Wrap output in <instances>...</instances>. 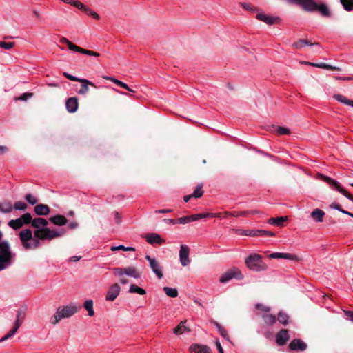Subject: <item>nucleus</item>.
Masks as SVG:
<instances>
[{"label": "nucleus", "instance_id": "obj_18", "mask_svg": "<svg viewBox=\"0 0 353 353\" xmlns=\"http://www.w3.org/2000/svg\"><path fill=\"white\" fill-rule=\"evenodd\" d=\"M289 340V334L287 330H281L276 336V342L279 345H285Z\"/></svg>", "mask_w": 353, "mask_h": 353}, {"label": "nucleus", "instance_id": "obj_54", "mask_svg": "<svg viewBox=\"0 0 353 353\" xmlns=\"http://www.w3.org/2000/svg\"><path fill=\"white\" fill-rule=\"evenodd\" d=\"M33 94L31 92H26L21 95L19 97L16 98L15 100H19V101H26L27 99L31 98L32 97Z\"/></svg>", "mask_w": 353, "mask_h": 353}, {"label": "nucleus", "instance_id": "obj_19", "mask_svg": "<svg viewBox=\"0 0 353 353\" xmlns=\"http://www.w3.org/2000/svg\"><path fill=\"white\" fill-rule=\"evenodd\" d=\"M48 221L43 218L37 217V218L33 219L32 217L31 225H32V227L35 228V230H39V229H41L42 228H46L48 225Z\"/></svg>", "mask_w": 353, "mask_h": 353}, {"label": "nucleus", "instance_id": "obj_32", "mask_svg": "<svg viewBox=\"0 0 353 353\" xmlns=\"http://www.w3.org/2000/svg\"><path fill=\"white\" fill-rule=\"evenodd\" d=\"M257 230H237L236 234L239 235L257 236Z\"/></svg>", "mask_w": 353, "mask_h": 353}, {"label": "nucleus", "instance_id": "obj_12", "mask_svg": "<svg viewBox=\"0 0 353 353\" xmlns=\"http://www.w3.org/2000/svg\"><path fill=\"white\" fill-rule=\"evenodd\" d=\"M145 259L149 262L150 266L153 272L157 275V276L159 279H162V269L158 261L155 259L150 257L149 255H146Z\"/></svg>", "mask_w": 353, "mask_h": 353}, {"label": "nucleus", "instance_id": "obj_34", "mask_svg": "<svg viewBox=\"0 0 353 353\" xmlns=\"http://www.w3.org/2000/svg\"><path fill=\"white\" fill-rule=\"evenodd\" d=\"M8 225L14 230L21 229V228L23 227L21 223V221H19L18 218L16 219H12L9 221L8 223Z\"/></svg>", "mask_w": 353, "mask_h": 353}, {"label": "nucleus", "instance_id": "obj_6", "mask_svg": "<svg viewBox=\"0 0 353 353\" xmlns=\"http://www.w3.org/2000/svg\"><path fill=\"white\" fill-rule=\"evenodd\" d=\"M113 274L117 276H122L124 274L133 277L134 279H139L141 276L140 272L133 266H129L126 268H116L113 269Z\"/></svg>", "mask_w": 353, "mask_h": 353}, {"label": "nucleus", "instance_id": "obj_3", "mask_svg": "<svg viewBox=\"0 0 353 353\" xmlns=\"http://www.w3.org/2000/svg\"><path fill=\"white\" fill-rule=\"evenodd\" d=\"M247 267L255 272L266 270L267 265L262 261L261 256L259 254H252L248 256L245 261Z\"/></svg>", "mask_w": 353, "mask_h": 353}, {"label": "nucleus", "instance_id": "obj_9", "mask_svg": "<svg viewBox=\"0 0 353 353\" xmlns=\"http://www.w3.org/2000/svg\"><path fill=\"white\" fill-rule=\"evenodd\" d=\"M323 181L325 182L328 183L332 188H334L335 190H336L337 191L341 192L346 198H347L348 199H350V201H352L353 202V196L351 195L345 189L341 188V185H339V183L337 181L333 180L332 179H331L330 177L327 176H323Z\"/></svg>", "mask_w": 353, "mask_h": 353}, {"label": "nucleus", "instance_id": "obj_44", "mask_svg": "<svg viewBox=\"0 0 353 353\" xmlns=\"http://www.w3.org/2000/svg\"><path fill=\"white\" fill-rule=\"evenodd\" d=\"M12 206L16 210H25L28 208L27 204L23 201H17Z\"/></svg>", "mask_w": 353, "mask_h": 353}, {"label": "nucleus", "instance_id": "obj_43", "mask_svg": "<svg viewBox=\"0 0 353 353\" xmlns=\"http://www.w3.org/2000/svg\"><path fill=\"white\" fill-rule=\"evenodd\" d=\"M288 319H289V317H288V314L284 312H280L278 314L277 320L279 323H281L283 325H286L288 323Z\"/></svg>", "mask_w": 353, "mask_h": 353}, {"label": "nucleus", "instance_id": "obj_4", "mask_svg": "<svg viewBox=\"0 0 353 353\" xmlns=\"http://www.w3.org/2000/svg\"><path fill=\"white\" fill-rule=\"evenodd\" d=\"M14 254L12 252L10 243L7 241L0 242V261L7 267L12 263Z\"/></svg>", "mask_w": 353, "mask_h": 353}, {"label": "nucleus", "instance_id": "obj_60", "mask_svg": "<svg viewBox=\"0 0 353 353\" xmlns=\"http://www.w3.org/2000/svg\"><path fill=\"white\" fill-rule=\"evenodd\" d=\"M163 221L167 224L175 225L177 223V220L173 219H165Z\"/></svg>", "mask_w": 353, "mask_h": 353}, {"label": "nucleus", "instance_id": "obj_35", "mask_svg": "<svg viewBox=\"0 0 353 353\" xmlns=\"http://www.w3.org/2000/svg\"><path fill=\"white\" fill-rule=\"evenodd\" d=\"M287 219L286 216H280L276 218H271L268 220V223L270 224L281 226L283 225V223Z\"/></svg>", "mask_w": 353, "mask_h": 353}, {"label": "nucleus", "instance_id": "obj_59", "mask_svg": "<svg viewBox=\"0 0 353 353\" xmlns=\"http://www.w3.org/2000/svg\"><path fill=\"white\" fill-rule=\"evenodd\" d=\"M63 76L66 77L68 79L73 81H78L81 79L80 78L72 76L67 72H63Z\"/></svg>", "mask_w": 353, "mask_h": 353}, {"label": "nucleus", "instance_id": "obj_58", "mask_svg": "<svg viewBox=\"0 0 353 353\" xmlns=\"http://www.w3.org/2000/svg\"><path fill=\"white\" fill-rule=\"evenodd\" d=\"M223 214H224V218H227L228 216H235V217L239 216V212H237V211L224 212Z\"/></svg>", "mask_w": 353, "mask_h": 353}, {"label": "nucleus", "instance_id": "obj_39", "mask_svg": "<svg viewBox=\"0 0 353 353\" xmlns=\"http://www.w3.org/2000/svg\"><path fill=\"white\" fill-rule=\"evenodd\" d=\"M163 291L169 297L175 298L178 296V290L176 288L164 287Z\"/></svg>", "mask_w": 353, "mask_h": 353}, {"label": "nucleus", "instance_id": "obj_21", "mask_svg": "<svg viewBox=\"0 0 353 353\" xmlns=\"http://www.w3.org/2000/svg\"><path fill=\"white\" fill-rule=\"evenodd\" d=\"M191 353H211L210 349L203 345L194 344L190 347Z\"/></svg>", "mask_w": 353, "mask_h": 353}, {"label": "nucleus", "instance_id": "obj_46", "mask_svg": "<svg viewBox=\"0 0 353 353\" xmlns=\"http://www.w3.org/2000/svg\"><path fill=\"white\" fill-rule=\"evenodd\" d=\"M203 194V190H202V185H199L194 192L192 194V196H193V198H200Z\"/></svg>", "mask_w": 353, "mask_h": 353}, {"label": "nucleus", "instance_id": "obj_15", "mask_svg": "<svg viewBox=\"0 0 353 353\" xmlns=\"http://www.w3.org/2000/svg\"><path fill=\"white\" fill-rule=\"evenodd\" d=\"M79 82L81 83V88L77 92L79 94L84 95L87 94L89 90V85L94 88H97L94 83L85 79H81Z\"/></svg>", "mask_w": 353, "mask_h": 353}, {"label": "nucleus", "instance_id": "obj_28", "mask_svg": "<svg viewBox=\"0 0 353 353\" xmlns=\"http://www.w3.org/2000/svg\"><path fill=\"white\" fill-rule=\"evenodd\" d=\"M13 206L10 201L0 203V212L2 213H10L12 211Z\"/></svg>", "mask_w": 353, "mask_h": 353}, {"label": "nucleus", "instance_id": "obj_40", "mask_svg": "<svg viewBox=\"0 0 353 353\" xmlns=\"http://www.w3.org/2000/svg\"><path fill=\"white\" fill-rule=\"evenodd\" d=\"M129 292L130 293H137V294H139L140 295H144L146 294V292L144 289L134 285V284H132L130 286V289H129Z\"/></svg>", "mask_w": 353, "mask_h": 353}, {"label": "nucleus", "instance_id": "obj_13", "mask_svg": "<svg viewBox=\"0 0 353 353\" xmlns=\"http://www.w3.org/2000/svg\"><path fill=\"white\" fill-rule=\"evenodd\" d=\"M121 288L118 283H114L108 289L105 299L108 301H113L116 299V298L119 296L120 293Z\"/></svg>", "mask_w": 353, "mask_h": 353}, {"label": "nucleus", "instance_id": "obj_8", "mask_svg": "<svg viewBox=\"0 0 353 353\" xmlns=\"http://www.w3.org/2000/svg\"><path fill=\"white\" fill-rule=\"evenodd\" d=\"M233 278H236L237 279H242L243 278V276L239 269L233 268L230 270H228L221 275L219 279V281L224 283Z\"/></svg>", "mask_w": 353, "mask_h": 353}, {"label": "nucleus", "instance_id": "obj_20", "mask_svg": "<svg viewBox=\"0 0 353 353\" xmlns=\"http://www.w3.org/2000/svg\"><path fill=\"white\" fill-rule=\"evenodd\" d=\"M34 211L39 216H47L50 214V209L46 204H38L34 206Z\"/></svg>", "mask_w": 353, "mask_h": 353}, {"label": "nucleus", "instance_id": "obj_26", "mask_svg": "<svg viewBox=\"0 0 353 353\" xmlns=\"http://www.w3.org/2000/svg\"><path fill=\"white\" fill-rule=\"evenodd\" d=\"M333 98L341 103L353 107V100L348 99L340 94H334Z\"/></svg>", "mask_w": 353, "mask_h": 353}, {"label": "nucleus", "instance_id": "obj_1", "mask_svg": "<svg viewBox=\"0 0 353 353\" xmlns=\"http://www.w3.org/2000/svg\"><path fill=\"white\" fill-rule=\"evenodd\" d=\"M64 229L50 230L46 227L41 229L35 230L34 236L30 229H24L19 234V237L22 246L25 250H34L38 248L41 242L40 240L51 241L54 239L60 237L65 234Z\"/></svg>", "mask_w": 353, "mask_h": 353}, {"label": "nucleus", "instance_id": "obj_55", "mask_svg": "<svg viewBox=\"0 0 353 353\" xmlns=\"http://www.w3.org/2000/svg\"><path fill=\"white\" fill-rule=\"evenodd\" d=\"M330 208L335 209L336 210H339V212H342L343 214H346L347 211L341 208V205L338 204L337 203H332L330 205Z\"/></svg>", "mask_w": 353, "mask_h": 353}, {"label": "nucleus", "instance_id": "obj_2", "mask_svg": "<svg viewBox=\"0 0 353 353\" xmlns=\"http://www.w3.org/2000/svg\"><path fill=\"white\" fill-rule=\"evenodd\" d=\"M81 308V305L70 303L64 306H60L57 309L55 314L51 318L50 322L53 325H56L62 319L70 318L75 314Z\"/></svg>", "mask_w": 353, "mask_h": 353}, {"label": "nucleus", "instance_id": "obj_17", "mask_svg": "<svg viewBox=\"0 0 353 353\" xmlns=\"http://www.w3.org/2000/svg\"><path fill=\"white\" fill-rule=\"evenodd\" d=\"M256 19L259 21H261L268 25H272L275 23L277 21L279 20L278 17H274L268 14H265L263 12H258L256 14Z\"/></svg>", "mask_w": 353, "mask_h": 353}, {"label": "nucleus", "instance_id": "obj_37", "mask_svg": "<svg viewBox=\"0 0 353 353\" xmlns=\"http://www.w3.org/2000/svg\"><path fill=\"white\" fill-rule=\"evenodd\" d=\"M84 307L88 311L90 316H94V311L93 309V301L92 300H86L84 303Z\"/></svg>", "mask_w": 353, "mask_h": 353}, {"label": "nucleus", "instance_id": "obj_57", "mask_svg": "<svg viewBox=\"0 0 353 353\" xmlns=\"http://www.w3.org/2000/svg\"><path fill=\"white\" fill-rule=\"evenodd\" d=\"M276 132L279 134L281 135L290 134V130L283 127H278Z\"/></svg>", "mask_w": 353, "mask_h": 353}, {"label": "nucleus", "instance_id": "obj_23", "mask_svg": "<svg viewBox=\"0 0 353 353\" xmlns=\"http://www.w3.org/2000/svg\"><path fill=\"white\" fill-rule=\"evenodd\" d=\"M145 239L146 241L150 244H161L164 242V240L161 237V236L157 233L149 234L145 236Z\"/></svg>", "mask_w": 353, "mask_h": 353}, {"label": "nucleus", "instance_id": "obj_25", "mask_svg": "<svg viewBox=\"0 0 353 353\" xmlns=\"http://www.w3.org/2000/svg\"><path fill=\"white\" fill-rule=\"evenodd\" d=\"M325 212L320 209H315L311 212L312 218L316 222L321 223L323 221Z\"/></svg>", "mask_w": 353, "mask_h": 353}, {"label": "nucleus", "instance_id": "obj_53", "mask_svg": "<svg viewBox=\"0 0 353 353\" xmlns=\"http://www.w3.org/2000/svg\"><path fill=\"white\" fill-rule=\"evenodd\" d=\"M191 222L190 216H183L177 219V223L180 224H187L188 223Z\"/></svg>", "mask_w": 353, "mask_h": 353}, {"label": "nucleus", "instance_id": "obj_42", "mask_svg": "<svg viewBox=\"0 0 353 353\" xmlns=\"http://www.w3.org/2000/svg\"><path fill=\"white\" fill-rule=\"evenodd\" d=\"M316 10H319L320 13L324 17L330 16V10L327 6L325 4L318 5Z\"/></svg>", "mask_w": 353, "mask_h": 353}, {"label": "nucleus", "instance_id": "obj_52", "mask_svg": "<svg viewBox=\"0 0 353 353\" xmlns=\"http://www.w3.org/2000/svg\"><path fill=\"white\" fill-rule=\"evenodd\" d=\"M114 83H115L116 85H117L124 88V89H125V90H128L130 92H134V90L130 89L129 88V86L126 83H123V82H122V81H119V80H118L117 79H116V80L114 81Z\"/></svg>", "mask_w": 353, "mask_h": 353}, {"label": "nucleus", "instance_id": "obj_36", "mask_svg": "<svg viewBox=\"0 0 353 353\" xmlns=\"http://www.w3.org/2000/svg\"><path fill=\"white\" fill-rule=\"evenodd\" d=\"M312 66L323 68L325 70H340L341 68L339 67L332 66L330 65H328L325 63H314L312 64Z\"/></svg>", "mask_w": 353, "mask_h": 353}, {"label": "nucleus", "instance_id": "obj_50", "mask_svg": "<svg viewBox=\"0 0 353 353\" xmlns=\"http://www.w3.org/2000/svg\"><path fill=\"white\" fill-rule=\"evenodd\" d=\"M15 46L14 42H4L0 41V48H3L6 50H10Z\"/></svg>", "mask_w": 353, "mask_h": 353}, {"label": "nucleus", "instance_id": "obj_33", "mask_svg": "<svg viewBox=\"0 0 353 353\" xmlns=\"http://www.w3.org/2000/svg\"><path fill=\"white\" fill-rule=\"evenodd\" d=\"M185 321H181L174 330L176 334H182L185 331L190 332V330L185 325Z\"/></svg>", "mask_w": 353, "mask_h": 353}, {"label": "nucleus", "instance_id": "obj_41", "mask_svg": "<svg viewBox=\"0 0 353 353\" xmlns=\"http://www.w3.org/2000/svg\"><path fill=\"white\" fill-rule=\"evenodd\" d=\"M340 2L345 10H353V0H340Z\"/></svg>", "mask_w": 353, "mask_h": 353}, {"label": "nucleus", "instance_id": "obj_16", "mask_svg": "<svg viewBox=\"0 0 353 353\" xmlns=\"http://www.w3.org/2000/svg\"><path fill=\"white\" fill-rule=\"evenodd\" d=\"M79 107L78 99L77 97H70L65 102L66 110L70 113L77 112Z\"/></svg>", "mask_w": 353, "mask_h": 353}, {"label": "nucleus", "instance_id": "obj_11", "mask_svg": "<svg viewBox=\"0 0 353 353\" xmlns=\"http://www.w3.org/2000/svg\"><path fill=\"white\" fill-rule=\"evenodd\" d=\"M190 248L186 245H181L179 250V260L183 266H187L190 262Z\"/></svg>", "mask_w": 353, "mask_h": 353}, {"label": "nucleus", "instance_id": "obj_62", "mask_svg": "<svg viewBox=\"0 0 353 353\" xmlns=\"http://www.w3.org/2000/svg\"><path fill=\"white\" fill-rule=\"evenodd\" d=\"M337 80L350 81L353 80V76L352 77H335Z\"/></svg>", "mask_w": 353, "mask_h": 353}, {"label": "nucleus", "instance_id": "obj_64", "mask_svg": "<svg viewBox=\"0 0 353 353\" xmlns=\"http://www.w3.org/2000/svg\"><path fill=\"white\" fill-rule=\"evenodd\" d=\"M81 256H73L69 259L70 262H77L81 259Z\"/></svg>", "mask_w": 353, "mask_h": 353}, {"label": "nucleus", "instance_id": "obj_51", "mask_svg": "<svg viewBox=\"0 0 353 353\" xmlns=\"http://www.w3.org/2000/svg\"><path fill=\"white\" fill-rule=\"evenodd\" d=\"M255 307L263 312H265V313H268L270 311V307H268V306H265L263 304H261V303H257L255 305Z\"/></svg>", "mask_w": 353, "mask_h": 353}, {"label": "nucleus", "instance_id": "obj_24", "mask_svg": "<svg viewBox=\"0 0 353 353\" xmlns=\"http://www.w3.org/2000/svg\"><path fill=\"white\" fill-rule=\"evenodd\" d=\"M50 221L53 224L59 226L65 225L68 222L67 219L63 215H55L54 216H51L50 218Z\"/></svg>", "mask_w": 353, "mask_h": 353}, {"label": "nucleus", "instance_id": "obj_56", "mask_svg": "<svg viewBox=\"0 0 353 353\" xmlns=\"http://www.w3.org/2000/svg\"><path fill=\"white\" fill-rule=\"evenodd\" d=\"M221 212L219 213H201L202 218H209V217H218L221 218Z\"/></svg>", "mask_w": 353, "mask_h": 353}, {"label": "nucleus", "instance_id": "obj_27", "mask_svg": "<svg viewBox=\"0 0 353 353\" xmlns=\"http://www.w3.org/2000/svg\"><path fill=\"white\" fill-rule=\"evenodd\" d=\"M312 45H319V43H312L307 39H299V41L294 42L292 44V46H293V48H294L296 49H300V48H303V46H312Z\"/></svg>", "mask_w": 353, "mask_h": 353}, {"label": "nucleus", "instance_id": "obj_38", "mask_svg": "<svg viewBox=\"0 0 353 353\" xmlns=\"http://www.w3.org/2000/svg\"><path fill=\"white\" fill-rule=\"evenodd\" d=\"M214 326L217 328L218 331L219 332L220 334L226 340H229V336L228 334L227 330L221 326L219 323L216 321H214Z\"/></svg>", "mask_w": 353, "mask_h": 353}, {"label": "nucleus", "instance_id": "obj_49", "mask_svg": "<svg viewBox=\"0 0 353 353\" xmlns=\"http://www.w3.org/2000/svg\"><path fill=\"white\" fill-rule=\"evenodd\" d=\"M257 236H275V234L273 232L264 230H257Z\"/></svg>", "mask_w": 353, "mask_h": 353}, {"label": "nucleus", "instance_id": "obj_45", "mask_svg": "<svg viewBox=\"0 0 353 353\" xmlns=\"http://www.w3.org/2000/svg\"><path fill=\"white\" fill-rule=\"evenodd\" d=\"M25 199L28 203L32 205H36L38 202V199L31 194H27L25 196Z\"/></svg>", "mask_w": 353, "mask_h": 353}, {"label": "nucleus", "instance_id": "obj_61", "mask_svg": "<svg viewBox=\"0 0 353 353\" xmlns=\"http://www.w3.org/2000/svg\"><path fill=\"white\" fill-rule=\"evenodd\" d=\"M191 221H195L200 219H202L201 214H196L190 216Z\"/></svg>", "mask_w": 353, "mask_h": 353}, {"label": "nucleus", "instance_id": "obj_10", "mask_svg": "<svg viewBox=\"0 0 353 353\" xmlns=\"http://www.w3.org/2000/svg\"><path fill=\"white\" fill-rule=\"evenodd\" d=\"M290 3H294L301 6L306 11H316L318 4L313 0H288Z\"/></svg>", "mask_w": 353, "mask_h": 353}, {"label": "nucleus", "instance_id": "obj_63", "mask_svg": "<svg viewBox=\"0 0 353 353\" xmlns=\"http://www.w3.org/2000/svg\"><path fill=\"white\" fill-rule=\"evenodd\" d=\"M344 314L346 316H347L348 318H350V319L351 321H353V311H347V310H345L344 311Z\"/></svg>", "mask_w": 353, "mask_h": 353}, {"label": "nucleus", "instance_id": "obj_30", "mask_svg": "<svg viewBox=\"0 0 353 353\" xmlns=\"http://www.w3.org/2000/svg\"><path fill=\"white\" fill-rule=\"evenodd\" d=\"M81 10L83 11L85 13H86L88 15L92 17L96 20H99L100 16L94 12L93 10L90 8L88 6L85 5H83L82 8L80 9Z\"/></svg>", "mask_w": 353, "mask_h": 353}, {"label": "nucleus", "instance_id": "obj_7", "mask_svg": "<svg viewBox=\"0 0 353 353\" xmlns=\"http://www.w3.org/2000/svg\"><path fill=\"white\" fill-rule=\"evenodd\" d=\"M60 43L67 44L68 48L70 50L74 51V52H80L83 54L89 55V56H94V57H99L100 56L99 53H98L97 52L90 50H86V49L82 48L74 44L72 42L69 41L65 37L61 38Z\"/></svg>", "mask_w": 353, "mask_h": 353}, {"label": "nucleus", "instance_id": "obj_29", "mask_svg": "<svg viewBox=\"0 0 353 353\" xmlns=\"http://www.w3.org/2000/svg\"><path fill=\"white\" fill-rule=\"evenodd\" d=\"M262 318L267 325L271 326L276 323V316L273 314L265 313Z\"/></svg>", "mask_w": 353, "mask_h": 353}, {"label": "nucleus", "instance_id": "obj_5", "mask_svg": "<svg viewBox=\"0 0 353 353\" xmlns=\"http://www.w3.org/2000/svg\"><path fill=\"white\" fill-rule=\"evenodd\" d=\"M26 316V310L25 309H19L17 311V319L15 321L14 325L13 328L3 337H2L0 340V342H3L4 341H6L7 339L11 338L12 336L15 334V333L17 332L18 329L20 327V326L22 325L23 320Z\"/></svg>", "mask_w": 353, "mask_h": 353}, {"label": "nucleus", "instance_id": "obj_14", "mask_svg": "<svg viewBox=\"0 0 353 353\" xmlns=\"http://www.w3.org/2000/svg\"><path fill=\"white\" fill-rule=\"evenodd\" d=\"M307 344L299 339H293L289 344V348L292 351H304Z\"/></svg>", "mask_w": 353, "mask_h": 353}, {"label": "nucleus", "instance_id": "obj_48", "mask_svg": "<svg viewBox=\"0 0 353 353\" xmlns=\"http://www.w3.org/2000/svg\"><path fill=\"white\" fill-rule=\"evenodd\" d=\"M119 250H122L123 251H134L135 248L132 247H125L124 245H120L119 246H112L111 248L112 251H117Z\"/></svg>", "mask_w": 353, "mask_h": 353}, {"label": "nucleus", "instance_id": "obj_31", "mask_svg": "<svg viewBox=\"0 0 353 353\" xmlns=\"http://www.w3.org/2000/svg\"><path fill=\"white\" fill-rule=\"evenodd\" d=\"M21 221V223L23 226L31 224L32 222V214L29 212L22 214L18 218Z\"/></svg>", "mask_w": 353, "mask_h": 353}, {"label": "nucleus", "instance_id": "obj_22", "mask_svg": "<svg viewBox=\"0 0 353 353\" xmlns=\"http://www.w3.org/2000/svg\"><path fill=\"white\" fill-rule=\"evenodd\" d=\"M269 258L270 259H289V260H294L297 257L295 254H290V253H281V252H274L269 255Z\"/></svg>", "mask_w": 353, "mask_h": 353}, {"label": "nucleus", "instance_id": "obj_47", "mask_svg": "<svg viewBox=\"0 0 353 353\" xmlns=\"http://www.w3.org/2000/svg\"><path fill=\"white\" fill-rule=\"evenodd\" d=\"M64 3L72 5L78 9H81L83 5L81 1L78 0H65Z\"/></svg>", "mask_w": 353, "mask_h": 353}]
</instances>
